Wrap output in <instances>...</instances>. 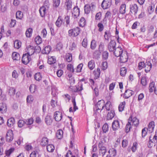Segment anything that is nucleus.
Here are the masks:
<instances>
[{
    "label": "nucleus",
    "mask_w": 157,
    "mask_h": 157,
    "mask_svg": "<svg viewBox=\"0 0 157 157\" xmlns=\"http://www.w3.org/2000/svg\"><path fill=\"white\" fill-rule=\"evenodd\" d=\"M80 31V29L78 27L70 29L68 31L69 36L72 37L76 36L79 35Z\"/></svg>",
    "instance_id": "1"
},
{
    "label": "nucleus",
    "mask_w": 157,
    "mask_h": 157,
    "mask_svg": "<svg viewBox=\"0 0 157 157\" xmlns=\"http://www.w3.org/2000/svg\"><path fill=\"white\" fill-rule=\"evenodd\" d=\"M112 4V0H103L101 4V6L103 9L109 8Z\"/></svg>",
    "instance_id": "2"
},
{
    "label": "nucleus",
    "mask_w": 157,
    "mask_h": 157,
    "mask_svg": "<svg viewBox=\"0 0 157 157\" xmlns=\"http://www.w3.org/2000/svg\"><path fill=\"white\" fill-rule=\"evenodd\" d=\"M95 6L93 3L90 5H86L84 6V10L85 13L88 14H89L90 11L93 10L95 8Z\"/></svg>",
    "instance_id": "3"
},
{
    "label": "nucleus",
    "mask_w": 157,
    "mask_h": 157,
    "mask_svg": "<svg viewBox=\"0 0 157 157\" xmlns=\"http://www.w3.org/2000/svg\"><path fill=\"white\" fill-rule=\"evenodd\" d=\"M13 131L9 130L7 131L6 136V140L7 142H10L13 139Z\"/></svg>",
    "instance_id": "4"
},
{
    "label": "nucleus",
    "mask_w": 157,
    "mask_h": 157,
    "mask_svg": "<svg viewBox=\"0 0 157 157\" xmlns=\"http://www.w3.org/2000/svg\"><path fill=\"white\" fill-rule=\"evenodd\" d=\"M128 121L129 122H130V123L132 122V125L136 127L138 126L139 123V120L136 117L132 118V115H131L130 116Z\"/></svg>",
    "instance_id": "5"
},
{
    "label": "nucleus",
    "mask_w": 157,
    "mask_h": 157,
    "mask_svg": "<svg viewBox=\"0 0 157 157\" xmlns=\"http://www.w3.org/2000/svg\"><path fill=\"white\" fill-rule=\"evenodd\" d=\"M31 60V56L25 53L24 54L22 58V63L24 64H27Z\"/></svg>",
    "instance_id": "6"
},
{
    "label": "nucleus",
    "mask_w": 157,
    "mask_h": 157,
    "mask_svg": "<svg viewBox=\"0 0 157 157\" xmlns=\"http://www.w3.org/2000/svg\"><path fill=\"white\" fill-rule=\"evenodd\" d=\"M116 42L114 40H111L108 45V48L110 52H112L115 50Z\"/></svg>",
    "instance_id": "7"
},
{
    "label": "nucleus",
    "mask_w": 157,
    "mask_h": 157,
    "mask_svg": "<svg viewBox=\"0 0 157 157\" xmlns=\"http://www.w3.org/2000/svg\"><path fill=\"white\" fill-rule=\"evenodd\" d=\"M105 105V101L103 100H101L98 101L97 103L96 104L95 107L97 108L98 109L102 110Z\"/></svg>",
    "instance_id": "8"
},
{
    "label": "nucleus",
    "mask_w": 157,
    "mask_h": 157,
    "mask_svg": "<svg viewBox=\"0 0 157 157\" xmlns=\"http://www.w3.org/2000/svg\"><path fill=\"white\" fill-rule=\"evenodd\" d=\"M112 128L113 131H116L120 128L119 121L117 120H114L112 123Z\"/></svg>",
    "instance_id": "9"
},
{
    "label": "nucleus",
    "mask_w": 157,
    "mask_h": 157,
    "mask_svg": "<svg viewBox=\"0 0 157 157\" xmlns=\"http://www.w3.org/2000/svg\"><path fill=\"white\" fill-rule=\"evenodd\" d=\"M123 49L121 47H118L113 52L116 57H120L123 54Z\"/></svg>",
    "instance_id": "10"
},
{
    "label": "nucleus",
    "mask_w": 157,
    "mask_h": 157,
    "mask_svg": "<svg viewBox=\"0 0 157 157\" xmlns=\"http://www.w3.org/2000/svg\"><path fill=\"white\" fill-rule=\"evenodd\" d=\"M26 51V54L31 56L35 52L34 47L33 46L29 45L27 48Z\"/></svg>",
    "instance_id": "11"
},
{
    "label": "nucleus",
    "mask_w": 157,
    "mask_h": 157,
    "mask_svg": "<svg viewBox=\"0 0 157 157\" xmlns=\"http://www.w3.org/2000/svg\"><path fill=\"white\" fill-rule=\"evenodd\" d=\"M130 11L135 16H136L138 7L136 4H134L130 6Z\"/></svg>",
    "instance_id": "12"
},
{
    "label": "nucleus",
    "mask_w": 157,
    "mask_h": 157,
    "mask_svg": "<svg viewBox=\"0 0 157 157\" xmlns=\"http://www.w3.org/2000/svg\"><path fill=\"white\" fill-rule=\"evenodd\" d=\"M120 57V62L121 63H124L127 61L128 56L127 53H123Z\"/></svg>",
    "instance_id": "13"
},
{
    "label": "nucleus",
    "mask_w": 157,
    "mask_h": 157,
    "mask_svg": "<svg viewBox=\"0 0 157 157\" xmlns=\"http://www.w3.org/2000/svg\"><path fill=\"white\" fill-rule=\"evenodd\" d=\"M54 119L56 121H59L62 118V113L59 111H56L54 113Z\"/></svg>",
    "instance_id": "14"
},
{
    "label": "nucleus",
    "mask_w": 157,
    "mask_h": 157,
    "mask_svg": "<svg viewBox=\"0 0 157 157\" xmlns=\"http://www.w3.org/2000/svg\"><path fill=\"white\" fill-rule=\"evenodd\" d=\"M80 14L79 9L77 6L75 7L72 12V16L74 19L78 16Z\"/></svg>",
    "instance_id": "15"
},
{
    "label": "nucleus",
    "mask_w": 157,
    "mask_h": 157,
    "mask_svg": "<svg viewBox=\"0 0 157 157\" xmlns=\"http://www.w3.org/2000/svg\"><path fill=\"white\" fill-rule=\"evenodd\" d=\"M7 110V106L5 103L2 102L0 104V113H6Z\"/></svg>",
    "instance_id": "16"
},
{
    "label": "nucleus",
    "mask_w": 157,
    "mask_h": 157,
    "mask_svg": "<svg viewBox=\"0 0 157 157\" xmlns=\"http://www.w3.org/2000/svg\"><path fill=\"white\" fill-rule=\"evenodd\" d=\"M64 22L63 21L62 17L59 16L55 22V25L57 27H60L62 24H64Z\"/></svg>",
    "instance_id": "17"
},
{
    "label": "nucleus",
    "mask_w": 157,
    "mask_h": 157,
    "mask_svg": "<svg viewBox=\"0 0 157 157\" xmlns=\"http://www.w3.org/2000/svg\"><path fill=\"white\" fill-rule=\"evenodd\" d=\"M155 127V123L154 121H152L150 122L148 124V128H146V129L149 133L152 132L153 130Z\"/></svg>",
    "instance_id": "18"
},
{
    "label": "nucleus",
    "mask_w": 157,
    "mask_h": 157,
    "mask_svg": "<svg viewBox=\"0 0 157 157\" xmlns=\"http://www.w3.org/2000/svg\"><path fill=\"white\" fill-rule=\"evenodd\" d=\"M45 121L47 125H50L52 123L53 121L52 116L50 115L46 116L45 119Z\"/></svg>",
    "instance_id": "19"
},
{
    "label": "nucleus",
    "mask_w": 157,
    "mask_h": 157,
    "mask_svg": "<svg viewBox=\"0 0 157 157\" xmlns=\"http://www.w3.org/2000/svg\"><path fill=\"white\" fill-rule=\"evenodd\" d=\"M144 67L145 68V71L146 73L149 72L151 70L152 65L149 61H146Z\"/></svg>",
    "instance_id": "20"
},
{
    "label": "nucleus",
    "mask_w": 157,
    "mask_h": 157,
    "mask_svg": "<svg viewBox=\"0 0 157 157\" xmlns=\"http://www.w3.org/2000/svg\"><path fill=\"white\" fill-rule=\"evenodd\" d=\"M15 123V119L13 117H11L9 118L7 121V125L10 127H13Z\"/></svg>",
    "instance_id": "21"
},
{
    "label": "nucleus",
    "mask_w": 157,
    "mask_h": 157,
    "mask_svg": "<svg viewBox=\"0 0 157 157\" xmlns=\"http://www.w3.org/2000/svg\"><path fill=\"white\" fill-rule=\"evenodd\" d=\"M133 92L130 90H126L125 92L124 96L125 98L128 99L132 95Z\"/></svg>",
    "instance_id": "22"
},
{
    "label": "nucleus",
    "mask_w": 157,
    "mask_h": 157,
    "mask_svg": "<svg viewBox=\"0 0 157 157\" xmlns=\"http://www.w3.org/2000/svg\"><path fill=\"white\" fill-rule=\"evenodd\" d=\"M115 115V113L113 110H111L110 112H109L107 115V120H110L112 119Z\"/></svg>",
    "instance_id": "23"
},
{
    "label": "nucleus",
    "mask_w": 157,
    "mask_h": 157,
    "mask_svg": "<svg viewBox=\"0 0 157 157\" xmlns=\"http://www.w3.org/2000/svg\"><path fill=\"white\" fill-rule=\"evenodd\" d=\"M46 8L44 6H43L40 7L39 9V11L41 16L42 17H44L46 12Z\"/></svg>",
    "instance_id": "24"
},
{
    "label": "nucleus",
    "mask_w": 157,
    "mask_h": 157,
    "mask_svg": "<svg viewBox=\"0 0 157 157\" xmlns=\"http://www.w3.org/2000/svg\"><path fill=\"white\" fill-rule=\"evenodd\" d=\"M112 105L110 101H107V102L106 103H105V105L104 108H105L106 111H111V109L112 108Z\"/></svg>",
    "instance_id": "25"
},
{
    "label": "nucleus",
    "mask_w": 157,
    "mask_h": 157,
    "mask_svg": "<svg viewBox=\"0 0 157 157\" xmlns=\"http://www.w3.org/2000/svg\"><path fill=\"white\" fill-rule=\"evenodd\" d=\"M88 66L89 69L92 70L95 67V64L94 60H91L89 62L88 64Z\"/></svg>",
    "instance_id": "26"
},
{
    "label": "nucleus",
    "mask_w": 157,
    "mask_h": 157,
    "mask_svg": "<svg viewBox=\"0 0 157 157\" xmlns=\"http://www.w3.org/2000/svg\"><path fill=\"white\" fill-rule=\"evenodd\" d=\"M48 142V139L46 137H43L40 143V145L43 147L45 146Z\"/></svg>",
    "instance_id": "27"
},
{
    "label": "nucleus",
    "mask_w": 157,
    "mask_h": 157,
    "mask_svg": "<svg viewBox=\"0 0 157 157\" xmlns=\"http://www.w3.org/2000/svg\"><path fill=\"white\" fill-rule=\"evenodd\" d=\"M33 29L32 28H30L28 29L25 32V35L28 38H30L32 36Z\"/></svg>",
    "instance_id": "28"
},
{
    "label": "nucleus",
    "mask_w": 157,
    "mask_h": 157,
    "mask_svg": "<svg viewBox=\"0 0 157 157\" xmlns=\"http://www.w3.org/2000/svg\"><path fill=\"white\" fill-rule=\"evenodd\" d=\"M155 82H151L149 85V90L150 93L152 92L153 91H154L155 89Z\"/></svg>",
    "instance_id": "29"
},
{
    "label": "nucleus",
    "mask_w": 157,
    "mask_h": 157,
    "mask_svg": "<svg viewBox=\"0 0 157 157\" xmlns=\"http://www.w3.org/2000/svg\"><path fill=\"white\" fill-rule=\"evenodd\" d=\"M63 132L61 129L58 130L56 133V136L59 139H61L63 136Z\"/></svg>",
    "instance_id": "30"
},
{
    "label": "nucleus",
    "mask_w": 157,
    "mask_h": 157,
    "mask_svg": "<svg viewBox=\"0 0 157 157\" xmlns=\"http://www.w3.org/2000/svg\"><path fill=\"white\" fill-rule=\"evenodd\" d=\"M111 37L110 32L109 31H106L105 32L104 37L105 40L109 41V40Z\"/></svg>",
    "instance_id": "31"
},
{
    "label": "nucleus",
    "mask_w": 157,
    "mask_h": 157,
    "mask_svg": "<svg viewBox=\"0 0 157 157\" xmlns=\"http://www.w3.org/2000/svg\"><path fill=\"white\" fill-rule=\"evenodd\" d=\"M23 13L20 11H17L16 13V17L17 19L20 20L22 19L23 17Z\"/></svg>",
    "instance_id": "32"
},
{
    "label": "nucleus",
    "mask_w": 157,
    "mask_h": 157,
    "mask_svg": "<svg viewBox=\"0 0 157 157\" xmlns=\"http://www.w3.org/2000/svg\"><path fill=\"white\" fill-rule=\"evenodd\" d=\"M12 58L14 60H18L20 59V55L16 52H13L12 54Z\"/></svg>",
    "instance_id": "33"
},
{
    "label": "nucleus",
    "mask_w": 157,
    "mask_h": 157,
    "mask_svg": "<svg viewBox=\"0 0 157 157\" xmlns=\"http://www.w3.org/2000/svg\"><path fill=\"white\" fill-rule=\"evenodd\" d=\"M102 110H101L100 109H98L96 107H95L93 109V111H94V115L95 116H99L100 115V113L101 112Z\"/></svg>",
    "instance_id": "34"
},
{
    "label": "nucleus",
    "mask_w": 157,
    "mask_h": 157,
    "mask_svg": "<svg viewBox=\"0 0 157 157\" xmlns=\"http://www.w3.org/2000/svg\"><path fill=\"white\" fill-rule=\"evenodd\" d=\"M126 5L125 4H122L120 8L119 12L121 14H124L125 13Z\"/></svg>",
    "instance_id": "35"
},
{
    "label": "nucleus",
    "mask_w": 157,
    "mask_h": 157,
    "mask_svg": "<svg viewBox=\"0 0 157 157\" xmlns=\"http://www.w3.org/2000/svg\"><path fill=\"white\" fill-rule=\"evenodd\" d=\"M16 89L13 87H10L9 90L8 94L11 96H14L16 93Z\"/></svg>",
    "instance_id": "36"
},
{
    "label": "nucleus",
    "mask_w": 157,
    "mask_h": 157,
    "mask_svg": "<svg viewBox=\"0 0 157 157\" xmlns=\"http://www.w3.org/2000/svg\"><path fill=\"white\" fill-rule=\"evenodd\" d=\"M127 69L125 67H121L120 70V73L122 76H124L126 74Z\"/></svg>",
    "instance_id": "37"
},
{
    "label": "nucleus",
    "mask_w": 157,
    "mask_h": 157,
    "mask_svg": "<svg viewBox=\"0 0 157 157\" xmlns=\"http://www.w3.org/2000/svg\"><path fill=\"white\" fill-rule=\"evenodd\" d=\"M125 105V102L124 101L120 103L118 106V110L119 112H122L124 110Z\"/></svg>",
    "instance_id": "38"
},
{
    "label": "nucleus",
    "mask_w": 157,
    "mask_h": 157,
    "mask_svg": "<svg viewBox=\"0 0 157 157\" xmlns=\"http://www.w3.org/2000/svg\"><path fill=\"white\" fill-rule=\"evenodd\" d=\"M78 87H76V88L72 90V91L74 92H78L81 91L83 90L82 84H81L80 86L78 85Z\"/></svg>",
    "instance_id": "39"
},
{
    "label": "nucleus",
    "mask_w": 157,
    "mask_h": 157,
    "mask_svg": "<svg viewBox=\"0 0 157 157\" xmlns=\"http://www.w3.org/2000/svg\"><path fill=\"white\" fill-rule=\"evenodd\" d=\"M79 26L82 27H84L86 24V21L85 18L82 17L79 21Z\"/></svg>",
    "instance_id": "40"
},
{
    "label": "nucleus",
    "mask_w": 157,
    "mask_h": 157,
    "mask_svg": "<svg viewBox=\"0 0 157 157\" xmlns=\"http://www.w3.org/2000/svg\"><path fill=\"white\" fill-rule=\"evenodd\" d=\"M46 148L48 151L50 152L53 151L55 149L54 145L52 144L48 145L47 146Z\"/></svg>",
    "instance_id": "41"
},
{
    "label": "nucleus",
    "mask_w": 157,
    "mask_h": 157,
    "mask_svg": "<svg viewBox=\"0 0 157 157\" xmlns=\"http://www.w3.org/2000/svg\"><path fill=\"white\" fill-rule=\"evenodd\" d=\"M72 2L71 0H68L66 3L67 10L71 9L72 7Z\"/></svg>",
    "instance_id": "42"
},
{
    "label": "nucleus",
    "mask_w": 157,
    "mask_h": 157,
    "mask_svg": "<svg viewBox=\"0 0 157 157\" xmlns=\"http://www.w3.org/2000/svg\"><path fill=\"white\" fill-rule=\"evenodd\" d=\"M132 128V125L130 122L128 121V123L126 124L125 128V131L126 133L128 132L130 130V129Z\"/></svg>",
    "instance_id": "43"
},
{
    "label": "nucleus",
    "mask_w": 157,
    "mask_h": 157,
    "mask_svg": "<svg viewBox=\"0 0 157 157\" xmlns=\"http://www.w3.org/2000/svg\"><path fill=\"white\" fill-rule=\"evenodd\" d=\"M36 89V86L34 84L31 85L29 87V90L32 93H34Z\"/></svg>",
    "instance_id": "44"
},
{
    "label": "nucleus",
    "mask_w": 157,
    "mask_h": 157,
    "mask_svg": "<svg viewBox=\"0 0 157 157\" xmlns=\"http://www.w3.org/2000/svg\"><path fill=\"white\" fill-rule=\"evenodd\" d=\"M97 46V42L94 40H93L91 42L90 48L92 49H94Z\"/></svg>",
    "instance_id": "45"
},
{
    "label": "nucleus",
    "mask_w": 157,
    "mask_h": 157,
    "mask_svg": "<svg viewBox=\"0 0 157 157\" xmlns=\"http://www.w3.org/2000/svg\"><path fill=\"white\" fill-rule=\"evenodd\" d=\"M51 50V47L49 45L45 47L44 49V50L43 51V52H44V53L46 54H48Z\"/></svg>",
    "instance_id": "46"
},
{
    "label": "nucleus",
    "mask_w": 157,
    "mask_h": 157,
    "mask_svg": "<svg viewBox=\"0 0 157 157\" xmlns=\"http://www.w3.org/2000/svg\"><path fill=\"white\" fill-rule=\"evenodd\" d=\"M100 73L101 72L100 68H98L96 70L94 71V74L95 76V78H99V77Z\"/></svg>",
    "instance_id": "47"
},
{
    "label": "nucleus",
    "mask_w": 157,
    "mask_h": 157,
    "mask_svg": "<svg viewBox=\"0 0 157 157\" xmlns=\"http://www.w3.org/2000/svg\"><path fill=\"white\" fill-rule=\"evenodd\" d=\"M104 49V43L102 42L100 43L98 47V50L99 52L101 53L103 52Z\"/></svg>",
    "instance_id": "48"
},
{
    "label": "nucleus",
    "mask_w": 157,
    "mask_h": 157,
    "mask_svg": "<svg viewBox=\"0 0 157 157\" xmlns=\"http://www.w3.org/2000/svg\"><path fill=\"white\" fill-rule=\"evenodd\" d=\"M21 45V42L19 41L18 40H16L14 41V46L15 48L18 49L20 47Z\"/></svg>",
    "instance_id": "49"
},
{
    "label": "nucleus",
    "mask_w": 157,
    "mask_h": 157,
    "mask_svg": "<svg viewBox=\"0 0 157 157\" xmlns=\"http://www.w3.org/2000/svg\"><path fill=\"white\" fill-rule=\"evenodd\" d=\"M99 148V153L101 154L102 156H104L106 152V149L105 147H102Z\"/></svg>",
    "instance_id": "50"
},
{
    "label": "nucleus",
    "mask_w": 157,
    "mask_h": 157,
    "mask_svg": "<svg viewBox=\"0 0 157 157\" xmlns=\"http://www.w3.org/2000/svg\"><path fill=\"white\" fill-rule=\"evenodd\" d=\"M66 59L68 62H71L72 60V55L71 54L68 53L66 55Z\"/></svg>",
    "instance_id": "51"
},
{
    "label": "nucleus",
    "mask_w": 157,
    "mask_h": 157,
    "mask_svg": "<svg viewBox=\"0 0 157 157\" xmlns=\"http://www.w3.org/2000/svg\"><path fill=\"white\" fill-rule=\"evenodd\" d=\"M108 152L110 155H112L113 157L115 156L117 154L116 151L114 148H112L109 150L108 151Z\"/></svg>",
    "instance_id": "52"
},
{
    "label": "nucleus",
    "mask_w": 157,
    "mask_h": 157,
    "mask_svg": "<svg viewBox=\"0 0 157 157\" xmlns=\"http://www.w3.org/2000/svg\"><path fill=\"white\" fill-rule=\"evenodd\" d=\"M109 56V53L107 51H105L103 52L102 54V59L105 60L107 59Z\"/></svg>",
    "instance_id": "53"
},
{
    "label": "nucleus",
    "mask_w": 157,
    "mask_h": 157,
    "mask_svg": "<svg viewBox=\"0 0 157 157\" xmlns=\"http://www.w3.org/2000/svg\"><path fill=\"white\" fill-rule=\"evenodd\" d=\"M34 100L33 97L31 95H30L27 96L26 98L27 102L28 103H31L33 102Z\"/></svg>",
    "instance_id": "54"
},
{
    "label": "nucleus",
    "mask_w": 157,
    "mask_h": 157,
    "mask_svg": "<svg viewBox=\"0 0 157 157\" xmlns=\"http://www.w3.org/2000/svg\"><path fill=\"white\" fill-rule=\"evenodd\" d=\"M141 84L144 86H145L147 85V81L145 77H143L141 78Z\"/></svg>",
    "instance_id": "55"
},
{
    "label": "nucleus",
    "mask_w": 157,
    "mask_h": 157,
    "mask_svg": "<svg viewBox=\"0 0 157 157\" xmlns=\"http://www.w3.org/2000/svg\"><path fill=\"white\" fill-rule=\"evenodd\" d=\"M102 131L104 133H105L107 132L109 129V126L108 124L105 123L102 127Z\"/></svg>",
    "instance_id": "56"
},
{
    "label": "nucleus",
    "mask_w": 157,
    "mask_h": 157,
    "mask_svg": "<svg viewBox=\"0 0 157 157\" xmlns=\"http://www.w3.org/2000/svg\"><path fill=\"white\" fill-rule=\"evenodd\" d=\"M35 79L37 81H40L41 80L42 77L40 73H36L34 75Z\"/></svg>",
    "instance_id": "57"
},
{
    "label": "nucleus",
    "mask_w": 157,
    "mask_h": 157,
    "mask_svg": "<svg viewBox=\"0 0 157 157\" xmlns=\"http://www.w3.org/2000/svg\"><path fill=\"white\" fill-rule=\"evenodd\" d=\"M7 4L6 3H5L1 6V10L2 12H4L7 9Z\"/></svg>",
    "instance_id": "58"
},
{
    "label": "nucleus",
    "mask_w": 157,
    "mask_h": 157,
    "mask_svg": "<svg viewBox=\"0 0 157 157\" xmlns=\"http://www.w3.org/2000/svg\"><path fill=\"white\" fill-rule=\"evenodd\" d=\"M26 122L23 120H19L18 122V125L19 127L21 128L25 124Z\"/></svg>",
    "instance_id": "59"
},
{
    "label": "nucleus",
    "mask_w": 157,
    "mask_h": 157,
    "mask_svg": "<svg viewBox=\"0 0 157 157\" xmlns=\"http://www.w3.org/2000/svg\"><path fill=\"white\" fill-rule=\"evenodd\" d=\"M35 41L37 44H39L41 43V38L40 36H37L35 37Z\"/></svg>",
    "instance_id": "60"
},
{
    "label": "nucleus",
    "mask_w": 157,
    "mask_h": 157,
    "mask_svg": "<svg viewBox=\"0 0 157 157\" xmlns=\"http://www.w3.org/2000/svg\"><path fill=\"white\" fill-rule=\"evenodd\" d=\"M83 64L81 63L78 64L77 67L76 71V72H80L81 71Z\"/></svg>",
    "instance_id": "61"
},
{
    "label": "nucleus",
    "mask_w": 157,
    "mask_h": 157,
    "mask_svg": "<svg viewBox=\"0 0 157 157\" xmlns=\"http://www.w3.org/2000/svg\"><path fill=\"white\" fill-rule=\"evenodd\" d=\"M138 144L136 142H134L133 144V146L131 148V150L133 152H135L137 149Z\"/></svg>",
    "instance_id": "62"
},
{
    "label": "nucleus",
    "mask_w": 157,
    "mask_h": 157,
    "mask_svg": "<svg viewBox=\"0 0 157 157\" xmlns=\"http://www.w3.org/2000/svg\"><path fill=\"white\" fill-rule=\"evenodd\" d=\"M26 123L27 125H31L33 123V119L32 118H30L26 120Z\"/></svg>",
    "instance_id": "63"
},
{
    "label": "nucleus",
    "mask_w": 157,
    "mask_h": 157,
    "mask_svg": "<svg viewBox=\"0 0 157 157\" xmlns=\"http://www.w3.org/2000/svg\"><path fill=\"white\" fill-rule=\"evenodd\" d=\"M14 151V148H11L9 150L6 151V156H9Z\"/></svg>",
    "instance_id": "64"
}]
</instances>
